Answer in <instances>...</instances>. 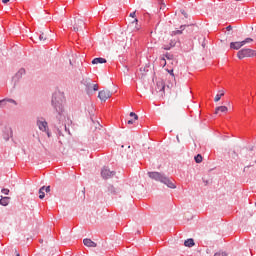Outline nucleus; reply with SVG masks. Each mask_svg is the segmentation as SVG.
Returning a JSON list of instances; mask_svg holds the SVG:
<instances>
[{"label":"nucleus","instance_id":"f257e3e1","mask_svg":"<svg viewBox=\"0 0 256 256\" xmlns=\"http://www.w3.org/2000/svg\"><path fill=\"white\" fill-rule=\"evenodd\" d=\"M65 96L60 92L55 93L52 97V106L54 107L57 115V119L61 125H65L67 121V113H65Z\"/></svg>","mask_w":256,"mask_h":256},{"label":"nucleus","instance_id":"f03ea898","mask_svg":"<svg viewBox=\"0 0 256 256\" xmlns=\"http://www.w3.org/2000/svg\"><path fill=\"white\" fill-rule=\"evenodd\" d=\"M148 176L150 179H154V181H160V183H164L170 189H176L177 186L171 181L167 176L159 173V172H149Z\"/></svg>","mask_w":256,"mask_h":256},{"label":"nucleus","instance_id":"7ed1b4c3","mask_svg":"<svg viewBox=\"0 0 256 256\" xmlns=\"http://www.w3.org/2000/svg\"><path fill=\"white\" fill-rule=\"evenodd\" d=\"M238 59H245V57H256V51L249 48L242 49L237 53Z\"/></svg>","mask_w":256,"mask_h":256},{"label":"nucleus","instance_id":"20e7f679","mask_svg":"<svg viewBox=\"0 0 256 256\" xmlns=\"http://www.w3.org/2000/svg\"><path fill=\"white\" fill-rule=\"evenodd\" d=\"M83 27H85V21H83V19L75 18L73 24V31H83Z\"/></svg>","mask_w":256,"mask_h":256},{"label":"nucleus","instance_id":"39448f33","mask_svg":"<svg viewBox=\"0 0 256 256\" xmlns=\"http://www.w3.org/2000/svg\"><path fill=\"white\" fill-rule=\"evenodd\" d=\"M113 94L111 93V91L107 90V89H104V90H101L99 93H98V99H100V101H107V99H111V96Z\"/></svg>","mask_w":256,"mask_h":256},{"label":"nucleus","instance_id":"423d86ee","mask_svg":"<svg viewBox=\"0 0 256 256\" xmlns=\"http://www.w3.org/2000/svg\"><path fill=\"white\" fill-rule=\"evenodd\" d=\"M156 91L163 97L165 95V82L159 80L156 84Z\"/></svg>","mask_w":256,"mask_h":256},{"label":"nucleus","instance_id":"0eeeda50","mask_svg":"<svg viewBox=\"0 0 256 256\" xmlns=\"http://www.w3.org/2000/svg\"><path fill=\"white\" fill-rule=\"evenodd\" d=\"M101 175L103 179H111V177L115 176V172L109 170L108 168H103L101 171Z\"/></svg>","mask_w":256,"mask_h":256},{"label":"nucleus","instance_id":"6e6552de","mask_svg":"<svg viewBox=\"0 0 256 256\" xmlns=\"http://www.w3.org/2000/svg\"><path fill=\"white\" fill-rule=\"evenodd\" d=\"M243 42L240 41V42H231L230 43V49H234L236 51H239V49H241V47H243Z\"/></svg>","mask_w":256,"mask_h":256},{"label":"nucleus","instance_id":"1a4fd4ad","mask_svg":"<svg viewBox=\"0 0 256 256\" xmlns=\"http://www.w3.org/2000/svg\"><path fill=\"white\" fill-rule=\"evenodd\" d=\"M227 111H229L227 106H218L215 108V115H219V113H227Z\"/></svg>","mask_w":256,"mask_h":256},{"label":"nucleus","instance_id":"9d476101","mask_svg":"<svg viewBox=\"0 0 256 256\" xmlns=\"http://www.w3.org/2000/svg\"><path fill=\"white\" fill-rule=\"evenodd\" d=\"M83 243L86 247H97V243H95L93 240L89 239V238H85L83 240Z\"/></svg>","mask_w":256,"mask_h":256},{"label":"nucleus","instance_id":"9b49d317","mask_svg":"<svg viewBox=\"0 0 256 256\" xmlns=\"http://www.w3.org/2000/svg\"><path fill=\"white\" fill-rule=\"evenodd\" d=\"M103 63H107V59H105V58H94L92 60V65H103Z\"/></svg>","mask_w":256,"mask_h":256},{"label":"nucleus","instance_id":"f8f14e48","mask_svg":"<svg viewBox=\"0 0 256 256\" xmlns=\"http://www.w3.org/2000/svg\"><path fill=\"white\" fill-rule=\"evenodd\" d=\"M37 125H38L40 131H47V129H48L47 121H38Z\"/></svg>","mask_w":256,"mask_h":256},{"label":"nucleus","instance_id":"ddd939ff","mask_svg":"<svg viewBox=\"0 0 256 256\" xmlns=\"http://www.w3.org/2000/svg\"><path fill=\"white\" fill-rule=\"evenodd\" d=\"M168 73H170L171 75V79H172V82H170L169 84H167V87L168 89H172L174 83H175V73H173V70H167Z\"/></svg>","mask_w":256,"mask_h":256},{"label":"nucleus","instance_id":"4468645a","mask_svg":"<svg viewBox=\"0 0 256 256\" xmlns=\"http://www.w3.org/2000/svg\"><path fill=\"white\" fill-rule=\"evenodd\" d=\"M225 96V91L224 90H220L217 94H216V96H215V98H214V102L215 103H219V101H221V97H224Z\"/></svg>","mask_w":256,"mask_h":256},{"label":"nucleus","instance_id":"2eb2a0df","mask_svg":"<svg viewBox=\"0 0 256 256\" xmlns=\"http://www.w3.org/2000/svg\"><path fill=\"white\" fill-rule=\"evenodd\" d=\"M87 92L90 93V91L93 89V91H99V85L98 84H87Z\"/></svg>","mask_w":256,"mask_h":256},{"label":"nucleus","instance_id":"dca6fc26","mask_svg":"<svg viewBox=\"0 0 256 256\" xmlns=\"http://www.w3.org/2000/svg\"><path fill=\"white\" fill-rule=\"evenodd\" d=\"M9 197H2L0 199V205H2L3 207H7V205H9Z\"/></svg>","mask_w":256,"mask_h":256},{"label":"nucleus","instance_id":"f3484780","mask_svg":"<svg viewBox=\"0 0 256 256\" xmlns=\"http://www.w3.org/2000/svg\"><path fill=\"white\" fill-rule=\"evenodd\" d=\"M185 247H193L195 245V240L193 238L187 239L184 242Z\"/></svg>","mask_w":256,"mask_h":256},{"label":"nucleus","instance_id":"a211bd4d","mask_svg":"<svg viewBox=\"0 0 256 256\" xmlns=\"http://www.w3.org/2000/svg\"><path fill=\"white\" fill-rule=\"evenodd\" d=\"M137 23H139V20L137 18H133L130 21V25L134 27V31H139V28L137 27Z\"/></svg>","mask_w":256,"mask_h":256},{"label":"nucleus","instance_id":"6ab92c4d","mask_svg":"<svg viewBox=\"0 0 256 256\" xmlns=\"http://www.w3.org/2000/svg\"><path fill=\"white\" fill-rule=\"evenodd\" d=\"M39 199H45V186L39 189Z\"/></svg>","mask_w":256,"mask_h":256},{"label":"nucleus","instance_id":"aec40b11","mask_svg":"<svg viewBox=\"0 0 256 256\" xmlns=\"http://www.w3.org/2000/svg\"><path fill=\"white\" fill-rule=\"evenodd\" d=\"M2 101H5V105H7V103H12L13 105H17V101L11 98H6V99H3Z\"/></svg>","mask_w":256,"mask_h":256},{"label":"nucleus","instance_id":"412c9836","mask_svg":"<svg viewBox=\"0 0 256 256\" xmlns=\"http://www.w3.org/2000/svg\"><path fill=\"white\" fill-rule=\"evenodd\" d=\"M39 41H41L42 43H45V41H47V34L45 33L40 34Z\"/></svg>","mask_w":256,"mask_h":256},{"label":"nucleus","instance_id":"4be33fe9","mask_svg":"<svg viewBox=\"0 0 256 256\" xmlns=\"http://www.w3.org/2000/svg\"><path fill=\"white\" fill-rule=\"evenodd\" d=\"M194 159H195L196 163H202L203 156H201V154H198L197 156H195Z\"/></svg>","mask_w":256,"mask_h":256},{"label":"nucleus","instance_id":"5701e85b","mask_svg":"<svg viewBox=\"0 0 256 256\" xmlns=\"http://www.w3.org/2000/svg\"><path fill=\"white\" fill-rule=\"evenodd\" d=\"M243 45H247V43H253V38H246L245 40L242 41Z\"/></svg>","mask_w":256,"mask_h":256},{"label":"nucleus","instance_id":"b1692460","mask_svg":"<svg viewBox=\"0 0 256 256\" xmlns=\"http://www.w3.org/2000/svg\"><path fill=\"white\" fill-rule=\"evenodd\" d=\"M171 47H175V42H172L170 44V46H164L163 49H165L166 51H169V49H171Z\"/></svg>","mask_w":256,"mask_h":256},{"label":"nucleus","instance_id":"393cba45","mask_svg":"<svg viewBox=\"0 0 256 256\" xmlns=\"http://www.w3.org/2000/svg\"><path fill=\"white\" fill-rule=\"evenodd\" d=\"M130 117H134V121H137L139 119V116L135 114L134 112L130 113Z\"/></svg>","mask_w":256,"mask_h":256},{"label":"nucleus","instance_id":"a878e982","mask_svg":"<svg viewBox=\"0 0 256 256\" xmlns=\"http://www.w3.org/2000/svg\"><path fill=\"white\" fill-rule=\"evenodd\" d=\"M183 33V30H176L172 32V35H181Z\"/></svg>","mask_w":256,"mask_h":256},{"label":"nucleus","instance_id":"bb28decb","mask_svg":"<svg viewBox=\"0 0 256 256\" xmlns=\"http://www.w3.org/2000/svg\"><path fill=\"white\" fill-rule=\"evenodd\" d=\"M214 256H227V253L226 252H218V253H215Z\"/></svg>","mask_w":256,"mask_h":256},{"label":"nucleus","instance_id":"cd10ccee","mask_svg":"<svg viewBox=\"0 0 256 256\" xmlns=\"http://www.w3.org/2000/svg\"><path fill=\"white\" fill-rule=\"evenodd\" d=\"M129 17H131L132 19H135V17H137V11L130 13Z\"/></svg>","mask_w":256,"mask_h":256},{"label":"nucleus","instance_id":"c85d7f7f","mask_svg":"<svg viewBox=\"0 0 256 256\" xmlns=\"http://www.w3.org/2000/svg\"><path fill=\"white\" fill-rule=\"evenodd\" d=\"M44 191L46 193H50L51 192V186H47V187L44 186Z\"/></svg>","mask_w":256,"mask_h":256},{"label":"nucleus","instance_id":"c756f323","mask_svg":"<svg viewBox=\"0 0 256 256\" xmlns=\"http://www.w3.org/2000/svg\"><path fill=\"white\" fill-rule=\"evenodd\" d=\"M161 65H163V67L167 65V61H165V58H161Z\"/></svg>","mask_w":256,"mask_h":256},{"label":"nucleus","instance_id":"7c9ffc66","mask_svg":"<svg viewBox=\"0 0 256 256\" xmlns=\"http://www.w3.org/2000/svg\"><path fill=\"white\" fill-rule=\"evenodd\" d=\"M2 193H4V195H8L9 189L3 188V189H2Z\"/></svg>","mask_w":256,"mask_h":256},{"label":"nucleus","instance_id":"2f4dec72","mask_svg":"<svg viewBox=\"0 0 256 256\" xmlns=\"http://www.w3.org/2000/svg\"><path fill=\"white\" fill-rule=\"evenodd\" d=\"M0 107H5V100H0Z\"/></svg>","mask_w":256,"mask_h":256},{"label":"nucleus","instance_id":"473e14b6","mask_svg":"<svg viewBox=\"0 0 256 256\" xmlns=\"http://www.w3.org/2000/svg\"><path fill=\"white\" fill-rule=\"evenodd\" d=\"M181 13H182V15H184V17L187 18V12H185V10H181Z\"/></svg>","mask_w":256,"mask_h":256},{"label":"nucleus","instance_id":"72a5a7b5","mask_svg":"<svg viewBox=\"0 0 256 256\" xmlns=\"http://www.w3.org/2000/svg\"><path fill=\"white\" fill-rule=\"evenodd\" d=\"M135 123V120H128V125H133Z\"/></svg>","mask_w":256,"mask_h":256},{"label":"nucleus","instance_id":"f704fd0d","mask_svg":"<svg viewBox=\"0 0 256 256\" xmlns=\"http://www.w3.org/2000/svg\"><path fill=\"white\" fill-rule=\"evenodd\" d=\"M227 31H231L233 29L231 26L226 27Z\"/></svg>","mask_w":256,"mask_h":256},{"label":"nucleus","instance_id":"c9c22d12","mask_svg":"<svg viewBox=\"0 0 256 256\" xmlns=\"http://www.w3.org/2000/svg\"><path fill=\"white\" fill-rule=\"evenodd\" d=\"M19 73L21 74L25 73V69H20Z\"/></svg>","mask_w":256,"mask_h":256},{"label":"nucleus","instance_id":"e433bc0d","mask_svg":"<svg viewBox=\"0 0 256 256\" xmlns=\"http://www.w3.org/2000/svg\"><path fill=\"white\" fill-rule=\"evenodd\" d=\"M166 58H167V59H171V55L166 54Z\"/></svg>","mask_w":256,"mask_h":256},{"label":"nucleus","instance_id":"4c0bfd02","mask_svg":"<svg viewBox=\"0 0 256 256\" xmlns=\"http://www.w3.org/2000/svg\"><path fill=\"white\" fill-rule=\"evenodd\" d=\"M2 3H9V0H2Z\"/></svg>","mask_w":256,"mask_h":256},{"label":"nucleus","instance_id":"58836bf2","mask_svg":"<svg viewBox=\"0 0 256 256\" xmlns=\"http://www.w3.org/2000/svg\"><path fill=\"white\" fill-rule=\"evenodd\" d=\"M4 139H6V141H9V135H7L6 137H4Z\"/></svg>","mask_w":256,"mask_h":256},{"label":"nucleus","instance_id":"ea45409f","mask_svg":"<svg viewBox=\"0 0 256 256\" xmlns=\"http://www.w3.org/2000/svg\"><path fill=\"white\" fill-rule=\"evenodd\" d=\"M7 132L10 133V135H11V129H7Z\"/></svg>","mask_w":256,"mask_h":256},{"label":"nucleus","instance_id":"a19ab883","mask_svg":"<svg viewBox=\"0 0 256 256\" xmlns=\"http://www.w3.org/2000/svg\"><path fill=\"white\" fill-rule=\"evenodd\" d=\"M180 29H182V31H183V29H185V26H181Z\"/></svg>","mask_w":256,"mask_h":256},{"label":"nucleus","instance_id":"79ce46f5","mask_svg":"<svg viewBox=\"0 0 256 256\" xmlns=\"http://www.w3.org/2000/svg\"><path fill=\"white\" fill-rule=\"evenodd\" d=\"M48 137H51V133L47 132Z\"/></svg>","mask_w":256,"mask_h":256},{"label":"nucleus","instance_id":"37998d69","mask_svg":"<svg viewBox=\"0 0 256 256\" xmlns=\"http://www.w3.org/2000/svg\"><path fill=\"white\" fill-rule=\"evenodd\" d=\"M16 256H21V255H19V253H16Z\"/></svg>","mask_w":256,"mask_h":256}]
</instances>
